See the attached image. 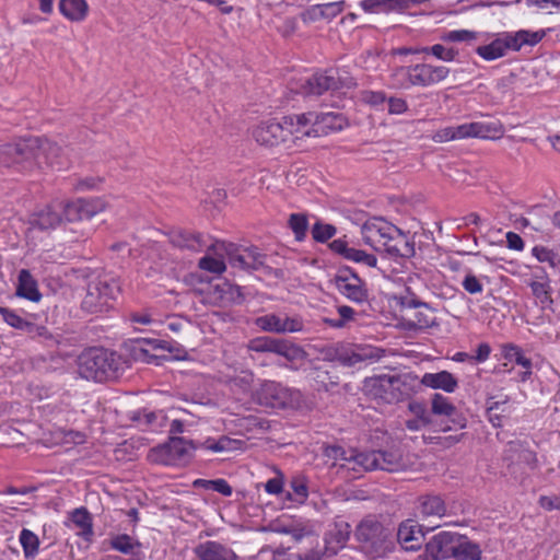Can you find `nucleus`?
<instances>
[{
  "instance_id": "nucleus-1",
  "label": "nucleus",
  "mask_w": 560,
  "mask_h": 560,
  "mask_svg": "<svg viewBox=\"0 0 560 560\" xmlns=\"http://www.w3.org/2000/svg\"><path fill=\"white\" fill-rule=\"evenodd\" d=\"M361 235L366 245L393 257L409 258L416 253L413 242L396 225L380 217L365 221Z\"/></svg>"
},
{
  "instance_id": "nucleus-2",
  "label": "nucleus",
  "mask_w": 560,
  "mask_h": 560,
  "mask_svg": "<svg viewBox=\"0 0 560 560\" xmlns=\"http://www.w3.org/2000/svg\"><path fill=\"white\" fill-rule=\"evenodd\" d=\"M357 548L369 559H384L396 550L395 529L376 516L362 518L354 529Z\"/></svg>"
},
{
  "instance_id": "nucleus-3",
  "label": "nucleus",
  "mask_w": 560,
  "mask_h": 560,
  "mask_svg": "<svg viewBox=\"0 0 560 560\" xmlns=\"http://www.w3.org/2000/svg\"><path fill=\"white\" fill-rule=\"evenodd\" d=\"M78 373L86 381L106 382L119 376L122 369L121 358L103 348H90L77 360Z\"/></svg>"
},
{
  "instance_id": "nucleus-4",
  "label": "nucleus",
  "mask_w": 560,
  "mask_h": 560,
  "mask_svg": "<svg viewBox=\"0 0 560 560\" xmlns=\"http://www.w3.org/2000/svg\"><path fill=\"white\" fill-rule=\"evenodd\" d=\"M366 395L384 404H396L410 396L406 376L376 375L368 377L363 385Z\"/></svg>"
},
{
  "instance_id": "nucleus-5",
  "label": "nucleus",
  "mask_w": 560,
  "mask_h": 560,
  "mask_svg": "<svg viewBox=\"0 0 560 560\" xmlns=\"http://www.w3.org/2000/svg\"><path fill=\"white\" fill-rule=\"evenodd\" d=\"M119 293L117 281L106 275L92 277L86 285V294L82 301L83 310L100 313L108 310Z\"/></svg>"
},
{
  "instance_id": "nucleus-6",
  "label": "nucleus",
  "mask_w": 560,
  "mask_h": 560,
  "mask_svg": "<svg viewBox=\"0 0 560 560\" xmlns=\"http://www.w3.org/2000/svg\"><path fill=\"white\" fill-rule=\"evenodd\" d=\"M355 81L348 73H340L338 70H327L316 72L312 77L304 80L298 93L304 96H319L328 91L350 90L355 86Z\"/></svg>"
},
{
  "instance_id": "nucleus-7",
  "label": "nucleus",
  "mask_w": 560,
  "mask_h": 560,
  "mask_svg": "<svg viewBox=\"0 0 560 560\" xmlns=\"http://www.w3.org/2000/svg\"><path fill=\"white\" fill-rule=\"evenodd\" d=\"M32 138L0 145V166L12 168L19 173H31L35 170Z\"/></svg>"
},
{
  "instance_id": "nucleus-8",
  "label": "nucleus",
  "mask_w": 560,
  "mask_h": 560,
  "mask_svg": "<svg viewBox=\"0 0 560 560\" xmlns=\"http://www.w3.org/2000/svg\"><path fill=\"white\" fill-rule=\"evenodd\" d=\"M246 348L250 352L273 353L289 362H299L306 359V351L299 345L282 338L260 336L250 339Z\"/></svg>"
},
{
  "instance_id": "nucleus-9",
  "label": "nucleus",
  "mask_w": 560,
  "mask_h": 560,
  "mask_svg": "<svg viewBox=\"0 0 560 560\" xmlns=\"http://www.w3.org/2000/svg\"><path fill=\"white\" fill-rule=\"evenodd\" d=\"M359 458L362 471L381 469L394 472L405 470L410 466L409 459L398 448L363 452Z\"/></svg>"
},
{
  "instance_id": "nucleus-10",
  "label": "nucleus",
  "mask_w": 560,
  "mask_h": 560,
  "mask_svg": "<svg viewBox=\"0 0 560 560\" xmlns=\"http://www.w3.org/2000/svg\"><path fill=\"white\" fill-rule=\"evenodd\" d=\"M253 400L264 407L284 409L298 400V393L275 381H264L252 394Z\"/></svg>"
},
{
  "instance_id": "nucleus-11",
  "label": "nucleus",
  "mask_w": 560,
  "mask_h": 560,
  "mask_svg": "<svg viewBox=\"0 0 560 560\" xmlns=\"http://www.w3.org/2000/svg\"><path fill=\"white\" fill-rule=\"evenodd\" d=\"M385 351L371 345H339L335 349L334 360L342 366L355 368L381 360Z\"/></svg>"
},
{
  "instance_id": "nucleus-12",
  "label": "nucleus",
  "mask_w": 560,
  "mask_h": 560,
  "mask_svg": "<svg viewBox=\"0 0 560 560\" xmlns=\"http://www.w3.org/2000/svg\"><path fill=\"white\" fill-rule=\"evenodd\" d=\"M213 248L217 254H224L234 268L258 270L265 264V256L256 247L242 248L233 243L217 242Z\"/></svg>"
},
{
  "instance_id": "nucleus-13",
  "label": "nucleus",
  "mask_w": 560,
  "mask_h": 560,
  "mask_svg": "<svg viewBox=\"0 0 560 560\" xmlns=\"http://www.w3.org/2000/svg\"><path fill=\"white\" fill-rule=\"evenodd\" d=\"M194 448L191 442L172 436L167 443L154 447L150 453V458L152 462L163 465H185L190 460Z\"/></svg>"
},
{
  "instance_id": "nucleus-14",
  "label": "nucleus",
  "mask_w": 560,
  "mask_h": 560,
  "mask_svg": "<svg viewBox=\"0 0 560 560\" xmlns=\"http://www.w3.org/2000/svg\"><path fill=\"white\" fill-rule=\"evenodd\" d=\"M541 37H493L490 43L479 45L475 51L486 61H493L506 56L510 51H517L524 45L535 46Z\"/></svg>"
},
{
  "instance_id": "nucleus-15",
  "label": "nucleus",
  "mask_w": 560,
  "mask_h": 560,
  "mask_svg": "<svg viewBox=\"0 0 560 560\" xmlns=\"http://www.w3.org/2000/svg\"><path fill=\"white\" fill-rule=\"evenodd\" d=\"M65 222L90 220L106 209V202L101 198L60 200Z\"/></svg>"
},
{
  "instance_id": "nucleus-16",
  "label": "nucleus",
  "mask_w": 560,
  "mask_h": 560,
  "mask_svg": "<svg viewBox=\"0 0 560 560\" xmlns=\"http://www.w3.org/2000/svg\"><path fill=\"white\" fill-rule=\"evenodd\" d=\"M255 325L266 332L294 334L305 330V323L301 315L284 313H270L255 319Z\"/></svg>"
},
{
  "instance_id": "nucleus-17",
  "label": "nucleus",
  "mask_w": 560,
  "mask_h": 560,
  "mask_svg": "<svg viewBox=\"0 0 560 560\" xmlns=\"http://www.w3.org/2000/svg\"><path fill=\"white\" fill-rule=\"evenodd\" d=\"M334 284L343 298L353 303H364L369 292L365 282L351 269H340L334 277Z\"/></svg>"
},
{
  "instance_id": "nucleus-18",
  "label": "nucleus",
  "mask_w": 560,
  "mask_h": 560,
  "mask_svg": "<svg viewBox=\"0 0 560 560\" xmlns=\"http://www.w3.org/2000/svg\"><path fill=\"white\" fill-rule=\"evenodd\" d=\"M288 126H292L291 119L261 121L253 129L252 135L259 144L276 147L288 141Z\"/></svg>"
},
{
  "instance_id": "nucleus-19",
  "label": "nucleus",
  "mask_w": 560,
  "mask_h": 560,
  "mask_svg": "<svg viewBox=\"0 0 560 560\" xmlns=\"http://www.w3.org/2000/svg\"><path fill=\"white\" fill-rule=\"evenodd\" d=\"M505 460L509 462V467L512 474L526 472L534 470L537 467L536 454L529 448L525 447L521 442H510L505 450Z\"/></svg>"
},
{
  "instance_id": "nucleus-20",
  "label": "nucleus",
  "mask_w": 560,
  "mask_h": 560,
  "mask_svg": "<svg viewBox=\"0 0 560 560\" xmlns=\"http://www.w3.org/2000/svg\"><path fill=\"white\" fill-rule=\"evenodd\" d=\"M457 538L458 535L451 532H440L434 535L425 544L424 560H441L453 557Z\"/></svg>"
},
{
  "instance_id": "nucleus-21",
  "label": "nucleus",
  "mask_w": 560,
  "mask_h": 560,
  "mask_svg": "<svg viewBox=\"0 0 560 560\" xmlns=\"http://www.w3.org/2000/svg\"><path fill=\"white\" fill-rule=\"evenodd\" d=\"M450 69L443 66L418 63L411 66V84L427 88L440 83L447 78Z\"/></svg>"
},
{
  "instance_id": "nucleus-22",
  "label": "nucleus",
  "mask_w": 560,
  "mask_h": 560,
  "mask_svg": "<svg viewBox=\"0 0 560 560\" xmlns=\"http://www.w3.org/2000/svg\"><path fill=\"white\" fill-rule=\"evenodd\" d=\"M30 223L42 231L55 230L63 224L60 200H52L40 210L32 214Z\"/></svg>"
},
{
  "instance_id": "nucleus-23",
  "label": "nucleus",
  "mask_w": 560,
  "mask_h": 560,
  "mask_svg": "<svg viewBox=\"0 0 560 560\" xmlns=\"http://www.w3.org/2000/svg\"><path fill=\"white\" fill-rule=\"evenodd\" d=\"M363 452L355 450H345L339 445H328L324 448V456L331 460V466L345 468L353 471H361L362 465L360 456Z\"/></svg>"
},
{
  "instance_id": "nucleus-24",
  "label": "nucleus",
  "mask_w": 560,
  "mask_h": 560,
  "mask_svg": "<svg viewBox=\"0 0 560 560\" xmlns=\"http://www.w3.org/2000/svg\"><path fill=\"white\" fill-rule=\"evenodd\" d=\"M351 534L350 525L345 521L335 522L325 533L323 556L332 557L345 548Z\"/></svg>"
},
{
  "instance_id": "nucleus-25",
  "label": "nucleus",
  "mask_w": 560,
  "mask_h": 560,
  "mask_svg": "<svg viewBox=\"0 0 560 560\" xmlns=\"http://www.w3.org/2000/svg\"><path fill=\"white\" fill-rule=\"evenodd\" d=\"M133 425L143 431L156 432L167 424V417L164 411H150L148 409L133 410L128 413Z\"/></svg>"
},
{
  "instance_id": "nucleus-26",
  "label": "nucleus",
  "mask_w": 560,
  "mask_h": 560,
  "mask_svg": "<svg viewBox=\"0 0 560 560\" xmlns=\"http://www.w3.org/2000/svg\"><path fill=\"white\" fill-rule=\"evenodd\" d=\"M194 553L199 560H237L235 551L224 544L215 540H207L194 548Z\"/></svg>"
},
{
  "instance_id": "nucleus-27",
  "label": "nucleus",
  "mask_w": 560,
  "mask_h": 560,
  "mask_svg": "<svg viewBox=\"0 0 560 560\" xmlns=\"http://www.w3.org/2000/svg\"><path fill=\"white\" fill-rule=\"evenodd\" d=\"M35 141V148L32 150L35 162V170L43 168L44 166H52L57 163L60 154V147L46 138H32Z\"/></svg>"
},
{
  "instance_id": "nucleus-28",
  "label": "nucleus",
  "mask_w": 560,
  "mask_h": 560,
  "mask_svg": "<svg viewBox=\"0 0 560 560\" xmlns=\"http://www.w3.org/2000/svg\"><path fill=\"white\" fill-rule=\"evenodd\" d=\"M396 545L399 544L406 551H415L421 547L423 534L412 521L402 522L395 535Z\"/></svg>"
},
{
  "instance_id": "nucleus-29",
  "label": "nucleus",
  "mask_w": 560,
  "mask_h": 560,
  "mask_svg": "<svg viewBox=\"0 0 560 560\" xmlns=\"http://www.w3.org/2000/svg\"><path fill=\"white\" fill-rule=\"evenodd\" d=\"M431 412L435 416L447 417L455 428L466 427V419L460 416L457 408L451 402L450 398L442 394H434L431 398Z\"/></svg>"
},
{
  "instance_id": "nucleus-30",
  "label": "nucleus",
  "mask_w": 560,
  "mask_h": 560,
  "mask_svg": "<svg viewBox=\"0 0 560 560\" xmlns=\"http://www.w3.org/2000/svg\"><path fill=\"white\" fill-rule=\"evenodd\" d=\"M314 113L294 115V116H285L282 120L291 119L292 126H288L287 130L289 131L288 141L299 140L303 137H310L312 132L317 133L319 131L318 128L311 129L308 125L313 124Z\"/></svg>"
},
{
  "instance_id": "nucleus-31",
  "label": "nucleus",
  "mask_w": 560,
  "mask_h": 560,
  "mask_svg": "<svg viewBox=\"0 0 560 560\" xmlns=\"http://www.w3.org/2000/svg\"><path fill=\"white\" fill-rule=\"evenodd\" d=\"M420 383L425 387L442 389L446 393H454L458 387L456 377L448 371L425 373L422 375Z\"/></svg>"
},
{
  "instance_id": "nucleus-32",
  "label": "nucleus",
  "mask_w": 560,
  "mask_h": 560,
  "mask_svg": "<svg viewBox=\"0 0 560 560\" xmlns=\"http://www.w3.org/2000/svg\"><path fill=\"white\" fill-rule=\"evenodd\" d=\"M419 510L422 517H443L446 515V504L438 494H427L419 499Z\"/></svg>"
},
{
  "instance_id": "nucleus-33",
  "label": "nucleus",
  "mask_w": 560,
  "mask_h": 560,
  "mask_svg": "<svg viewBox=\"0 0 560 560\" xmlns=\"http://www.w3.org/2000/svg\"><path fill=\"white\" fill-rule=\"evenodd\" d=\"M16 294L32 302H38L42 299L36 280L26 269H22L19 273Z\"/></svg>"
},
{
  "instance_id": "nucleus-34",
  "label": "nucleus",
  "mask_w": 560,
  "mask_h": 560,
  "mask_svg": "<svg viewBox=\"0 0 560 560\" xmlns=\"http://www.w3.org/2000/svg\"><path fill=\"white\" fill-rule=\"evenodd\" d=\"M405 304L419 308L413 315L412 325L415 327L425 329L436 325V318L433 315L432 310L429 308L425 303L411 299L410 301H406Z\"/></svg>"
},
{
  "instance_id": "nucleus-35",
  "label": "nucleus",
  "mask_w": 560,
  "mask_h": 560,
  "mask_svg": "<svg viewBox=\"0 0 560 560\" xmlns=\"http://www.w3.org/2000/svg\"><path fill=\"white\" fill-rule=\"evenodd\" d=\"M59 10L61 14L70 21H82L89 10L85 0H60Z\"/></svg>"
},
{
  "instance_id": "nucleus-36",
  "label": "nucleus",
  "mask_w": 560,
  "mask_h": 560,
  "mask_svg": "<svg viewBox=\"0 0 560 560\" xmlns=\"http://www.w3.org/2000/svg\"><path fill=\"white\" fill-rule=\"evenodd\" d=\"M453 557L459 560H481V549L477 544L458 535Z\"/></svg>"
},
{
  "instance_id": "nucleus-37",
  "label": "nucleus",
  "mask_w": 560,
  "mask_h": 560,
  "mask_svg": "<svg viewBox=\"0 0 560 560\" xmlns=\"http://www.w3.org/2000/svg\"><path fill=\"white\" fill-rule=\"evenodd\" d=\"M313 125L322 127V131H336L341 130L347 125V120L341 114L329 112L320 115L314 114Z\"/></svg>"
},
{
  "instance_id": "nucleus-38",
  "label": "nucleus",
  "mask_w": 560,
  "mask_h": 560,
  "mask_svg": "<svg viewBox=\"0 0 560 560\" xmlns=\"http://www.w3.org/2000/svg\"><path fill=\"white\" fill-rule=\"evenodd\" d=\"M172 243L177 247L187 248L195 252L200 250L205 246L201 234L187 231L175 233L172 236Z\"/></svg>"
},
{
  "instance_id": "nucleus-39",
  "label": "nucleus",
  "mask_w": 560,
  "mask_h": 560,
  "mask_svg": "<svg viewBox=\"0 0 560 560\" xmlns=\"http://www.w3.org/2000/svg\"><path fill=\"white\" fill-rule=\"evenodd\" d=\"M110 547L125 555L137 556L141 553V544L127 534H121L110 539Z\"/></svg>"
},
{
  "instance_id": "nucleus-40",
  "label": "nucleus",
  "mask_w": 560,
  "mask_h": 560,
  "mask_svg": "<svg viewBox=\"0 0 560 560\" xmlns=\"http://www.w3.org/2000/svg\"><path fill=\"white\" fill-rule=\"evenodd\" d=\"M346 2L343 0L336 2H328L323 4H316L310 8L307 14L313 19L325 18L331 19L342 12Z\"/></svg>"
},
{
  "instance_id": "nucleus-41",
  "label": "nucleus",
  "mask_w": 560,
  "mask_h": 560,
  "mask_svg": "<svg viewBox=\"0 0 560 560\" xmlns=\"http://www.w3.org/2000/svg\"><path fill=\"white\" fill-rule=\"evenodd\" d=\"M475 138L499 139L503 136V126L498 121H476L474 122Z\"/></svg>"
},
{
  "instance_id": "nucleus-42",
  "label": "nucleus",
  "mask_w": 560,
  "mask_h": 560,
  "mask_svg": "<svg viewBox=\"0 0 560 560\" xmlns=\"http://www.w3.org/2000/svg\"><path fill=\"white\" fill-rule=\"evenodd\" d=\"M359 7L368 14H389L396 12L395 0H361Z\"/></svg>"
},
{
  "instance_id": "nucleus-43",
  "label": "nucleus",
  "mask_w": 560,
  "mask_h": 560,
  "mask_svg": "<svg viewBox=\"0 0 560 560\" xmlns=\"http://www.w3.org/2000/svg\"><path fill=\"white\" fill-rule=\"evenodd\" d=\"M528 285L537 303H539L542 308L549 307L552 304L551 290L547 280H533Z\"/></svg>"
},
{
  "instance_id": "nucleus-44",
  "label": "nucleus",
  "mask_w": 560,
  "mask_h": 560,
  "mask_svg": "<svg viewBox=\"0 0 560 560\" xmlns=\"http://www.w3.org/2000/svg\"><path fill=\"white\" fill-rule=\"evenodd\" d=\"M0 314L2 315L3 320L13 328L26 330L28 332H33L34 329H39L33 323L27 322L26 319L22 318L19 314H16L14 311H11L7 307H0Z\"/></svg>"
},
{
  "instance_id": "nucleus-45",
  "label": "nucleus",
  "mask_w": 560,
  "mask_h": 560,
  "mask_svg": "<svg viewBox=\"0 0 560 560\" xmlns=\"http://www.w3.org/2000/svg\"><path fill=\"white\" fill-rule=\"evenodd\" d=\"M502 353L504 359L509 361H513L516 364L521 365L523 369H532V360L529 358H526L523 353V350L514 345V343H506L502 346Z\"/></svg>"
},
{
  "instance_id": "nucleus-46",
  "label": "nucleus",
  "mask_w": 560,
  "mask_h": 560,
  "mask_svg": "<svg viewBox=\"0 0 560 560\" xmlns=\"http://www.w3.org/2000/svg\"><path fill=\"white\" fill-rule=\"evenodd\" d=\"M19 539L26 558H34L38 553L39 539L32 530L23 528Z\"/></svg>"
},
{
  "instance_id": "nucleus-47",
  "label": "nucleus",
  "mask_w": 560,
  "mask_h": 560,
  "mask_svg": "<svg viewBox=\"0 0 560 560\" xmlns=\"http://www.w3.org/2000/svg\"><path fill=\"white\" fill-rule=\"evenodd\" d=\"M390 79L394 88L407 89L409 86H413L411 84V66L394 69L390 74Z\"/></svg>"
},
{
  "instance_id": "nucleus-48",
  "label": "nucleus",
  "mask_w": 560,
  "mask_h": 560,
  "mask_svg": "<svg viewBox=\"0 0 560 560\" xmlns=\"http://www.w3.org/2000/svg\"><path fill=\"white\" fill-rule=\"evenodd\" d=\"M71 521L81 529L83 535H92V520L85 509H75L71 514Z\"/></svg>"
},
{
  "instance_id": "nucleus-49",
  "label": "nucleus",
  "mask_w": 560,
  "mask_h": 560,
  "mask_svg": "<svg viewBox=\"0 0 560 560\" xmlns=\"http://www.w3.org/2000/svg\"><path fill=\"white\" fill-rule=\"evenodd\" d=\"M289 226L298 241L304 240L308 228L307 217L302 213H292L289 218Z\"/></svg>"
},
{
  "instance_id": "nucleus-50",
  "label": "nucleus",
  "mask_w": 560,
  "mask_h": 560,
  "mask_svg": "<svg viewBox=\"0 0 560 560\" xmlns=\"http://www.w3.org/2000/svg\"><path fill=\"white\" fill-rule=\"evenodd\" d=\"M339 318H327L325 322L334 328H342L347 323L354 319V310L347 305H341L337 308Z\"/></svg>"
},
{
  "instance_id": "nucleus-51",
  "label": "nucleus",
  "mask_w": 560,
  "mask_h": 560,
  "mask_svg": "<svg viewBox=\"0 0 560 560\" xmlns=\"http://www.w3.org/2000/svg\"><path fill=\"white\" fill-rule=\"evenodd\" d=\"M254 383V373L250 371H244L240 375H236L230 380V386L233 389H238L242 393L250 390Z\"/></svg>"
},
{
  "instance_id": "nucleus-52",
  "label": "nucleus",
  "mask_w": 560,
  "mask_h": 560,
  "mask_svg": "<svg viewBox=\"0 0 560 560\" xmlns=\"http://www.w3.org/2000/svg\"><path fill=\"white\" fill-rule=\"evenodd\" d=\"M428 10L432 8L431 0H395V10L397 13H404L411 9Z\"/></svg>"
},
{
  "instance_id": "nucleus-53",
  "label": "nucleus",
  "mask_w": 560,
  "mask_h": 560,
  "mask_svg": "<svg viewBox=\"0 0 560 560\" xmlns=\"http://www.w3.org/2000/svg\"><path fill=\"white\" fill-rule=\"evenodd\" d=\"M198 266L200 269L212 273H222L225 270V264L223 259L211 256L202 257L199 260Z\"/></svg>"
},
{
  "instance_id": "nucleus-54",
  "label": "nucleus",
  "mask_w": 560,
  "mask_h": 560,
  "mask_svg": "<svg viewBox=\"0 0 560 560\" xmlns=\"http://www.w3.org/2000/svg\"><path fill=\"white\" fill-rule=\"evenodd\" d=\"M347 259L358 264L365 265L368 267H376L377 264V258L374 255L368 254L362 249H357L353 247H351V250Z\"/></svg>"
},
{
  "instance_id": "nucleus-55",
  "label": "nucleus",
  "mask_w": 560,
  "mask_h": 560,
  "mask_svg": "<svg viewBox=\"0 0 560 560\" xmlns=\"http://www.w3.org/2000/svg\"><path fill=\"white\" fill-rule=\"evenodd\" d=\"M336 234V228L331 224L315 223L312 229L313 238L317 242H326Z\"/></svg>"
},
{
  "instance_id": "nucleus-56",
  "label": "nucleus",
  "mask_w": 560,
  "mask_h": 560,
  "mask_svg": "<svg viewBox=\"0 0 560 560\" xmlns=\"http://www.w3.org/2000/svg\"><path fill=\"white\" fill-rule=\"evenodd\" d=\"M422 52H431L434 57L438 59L444 60V61H452L455 58L456 51L452 47H446L441 44H436L432 46L431 48L423 47L421 48Z\"/></svg>"
},
{
  "instance_id": "nucleus-57",
  "label": "nucleus",
  "mask_w": 560,
  "mask_h": 560,
  "mask_svg": "<svg viewBox=\"0 0 560 560\" xmlns=\"http://www.w3.org/2000/svg\"><path fill=\"white\" fill-rule=\"evenodd\" d=\"M408 409L416 419H419V421L427 422L428 424L432 423L431 415L424 404L419 401H411L408 405Z\"/></svg>"
},
{
  "instance_id": "nucleus-58",
  "label": "nucleus",
  "mask_w": 560,
  "mask_h": 560,
  "mask_svg": "<svg viewBox=\"0 0 560 560\" xmlns=\"http://www.w3.org/2000/svg\"><path fill=\"white\" fill-rule=\"evenodd\" d=\"M526 4L548 13L560 11V0H526Z\"/></svg>"
},
{
  "instance_id": "nucleus-59",
  "label": "nucleus",
  "mask_w": 560,
  "mask_h": 560,
  "mask_svg": "<svg viewBox=\"0 0 560 560\" xmlns=\"http://www.w3.org/2000/svg\"><path fill=\"white\" fill-rule=\"evenodd\" d=\"M462 285L464 290L470 294H478L483 291V285L479 278H477L474 273L468 272L463 282Z\"/></svg>"
},
{
  "instance_id": "nucleus-60",
  "label": "nucleus",
  "mask_w": 560,
  "mask_h": 560,
  "mask_svg": "<svg viewBox=\"0 0 560 560\" xmlns=\"http://www.w3.org/2000/svg\"><path fill=\"white\" fill-rule=\"evenodd\" d=\"M222 292L224 293L225 301L230 303L240 304L243 302L244 298L240 287H235L229 283L223 284Z\"/></svg>"
},
{
  "instance_id": "nucleus-61",
  "label": "nucleus",
  "mask_w": 560,
  "mask_h": 560,
  "mask_svg": "<svg viewBox=\"0 0 560 560\" xmlns=\"http://www.w3.org/2000/svg\"><path fill=\"white\" fill-rule=\"evenodd\" d=\"M388 114L401 115L408 110V104L402 97L392 96L387 100Z\"/></svg>"
},
{
  "instance_id": "nucleus-62",
  "label": "nucleus",
  "mask_w": 560,
  "mask_h": 560,
  "mask_svg": "<svg viewBox=\"0 0 560 560\" xmlns=\"http://www.w3.org/2000/svg\"><path fill=\"white\" fill-rule=\"evenodd\" d=\"M243 444V441L231 439L226 435H222L219 438L220 453L241 450Z\"/></svg>"
},
{
  "instance_id": "nucleus-63",
  "label": "nucleus",
  "mask_w": 560,
  "mask_h": 560,
  "mask_svg": "<svg viewBox=\"0 0 560 560\" xmlns=\"http://www.w3.org/2000/svg\"><path fill=\"white\" fill-rule=\"evenodd\" d=\"M362 98L365 103L373 106L384 104L387 101L385 93L382 91H366L363 93Z\"/></svg>"
},
{
  "instance_id": "nucleus-64",
  "label": "nucleus",
  "mask_w": 560,
  "mask_h": 560,
  "mask_svg": "<svg viewBox=\"0 0 560 560\" xmlns=\"http://www.w3.org/2000/svg\"><path fill=\"white\" fill-rule=\"evenodd\" d=\"M456 140L475 138L474 122L453 126Z\"/></svg>"
}]
</instances>
